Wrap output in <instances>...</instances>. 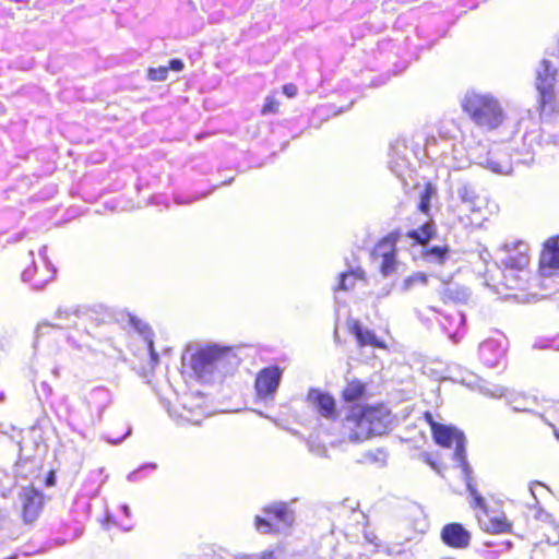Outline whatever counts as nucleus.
<instances>
[{
  "label": "nucleus",
  "mask_w": 559,
  "mask_h": 559,
  "mask_svg": "<svg viewBox=\"0 0 559 559\" xmlns=\"http://www.w3.org/2000/svg\"><path fill=\"white\" fill-rule=\"evenodd\" d=\"M395 419L391 408L383 402L352 405L341 419V429L348 441L361 443L390 433Z\"/></svg>",
  "instance_id": "1"
},
{
  "label": "nucleus",
  "mask_w": 559,
  "mask_h": 559,
  "mask_svg": "<svg viewBox=\"0 0 559 559\" xmlns=\"http://www.w3.org/2000/svg\"><path fill=\"white\" fill-rule=\"evenodd\" d=\"M234 356L233 348L228 346L213 344L200 347L183 357L182 373H188L197 381L209 382L215 370Z\"/></svg>",
  "instance_id": "2"
},
{
  "label": "nucleus",
  "mask_w": 559,
  "mask_h": 559,
  "mask_svg": "<svg viewBox=\"0 0 559 559\" xmlns=\"http://www.w3.org/2000/svg\"><path fill=\"white\" fill-rule=\"evenodd\" d=\"M462 108L480 128L493 130L504 121V112L499 100L490 94L469 92L463 99Z\"/></svg>",
  "instance_id": "3"
},
{
  "label": "nucleus",
  "mask_w": 559,
  "mask_h": 559,
  "mask_svg": "<svg viewBox=\"0 0 559 559\" xmlns=\"http://www.w3.org/2000/svg\"><path fill=\"white\" fill-rule=\"evenodd\" d=\"M424 419L429 425L433 441L442 448H454V456L460 462L466 477H469V466L465 455V437L457 429L437 423L430 412L424 413Z\"/></svg>",
  "instance_id": "4"
},
{
  "label": "nucleus",
  "mask_w": 559,
  "mask_h": 559,
  "mask_svg": "<svg viewBox=\"0 0 559 559\" xmlns=\"http://www.w3.org/2000/svg\"><path fill=\"white\" fill-rule=\"evenodd\" d=\"M294 522V512L287 502H272L262 508V515H255L253 525L261 534L276 535L289 528Z\"/></svg>",
  "instance_id": "5"
},
{
  "label": "nucleus",
  "mask_w": 559,
  "mask_h": 559,
  "mask_svg": "<svg viewBox=\"0 0 559 559\" xmlns=\"http://www.w3.org/2000/svg\"><path fill=\"white\" fill-rule=\"evenodd\" d=\"M19 511L25 524H33L41 514L45 496L35 486L28 485L19 492Z\"/></svg>",
  "instance_id": "6"
},
{
  "label": "nucleus",
  "mask_w": 559,
  "mask_h": 559,
  "mask_svg": "<svg viewBox=\"0 0 559 559\" xmlns=\"http://www.w3.org/2000/svg\"><path fill=\"white\" fill-rule=\"evenodd\" d=\"M555 83L556 70L551 68L550 62L543 60L536 74V88L539 93V109L552 110L555 108Z\"/></svg>",
  "instance_id": "7"
},
{
  "label": "nucleus",
  "mask_w": 559,
  "mask_h": 559,
  "mask_svg": "<svg viewBox=\"0 0 559 559\" xmlns=\"http://www.w3.org/2000/svg\"><path fill=\"white\" fill-rule=\"evenodd\" d=\"M283 370L278 366L261 369L255 377L254 389L261 400H272L280 386Z\"/></svg>",
  "instance_id": "8"
},
{
  "label": "nucleus",
  "mask_w": 559,
  "mask_h": 559,
  "mask_svg": "<svg viewBox=\"0 0 559 559\" xmlns=\"http://www.w3.org/2000/svg\"><path fill=\"white\" fill-rule=\"evenodd\" d=\"M441 542L452 549H466L472 542V534L459 522L447 523L440 531Z\"/></svg>",
  "instance_id": "9"
},
{
  "label": "nucleus",
  "mask_w": 559,
  "mask_h": 559,
  "mask_svg": "<svg viewBox=\"0 0 559 559\" xmlns=\"http://www.w3.org/2000/svg\"><path fill=\"white\" fill-rule=\"evenodd\" d=\"M399 239L400 233L394 230L381 238L376 245V250L385 248V251L381 253L382 262L380 266V272L383 276H388L396 269V242Z\"/></svg>",
  "instance_id": "10"
},
{
  "label": "nucleus",
  "mask_w": 559,
  "mask_h": 559,
  "mask_svg": "<svg viewBox=\"0 0 559 559\" xmlns=\"http://www.w3.org/2000/svg\"><path fill=\"white\" fill-rule=\"evenodd\" d=\"M538 267L543 276H550L559 271V235L550 237L544 242Z\"/></svg>",
  "instance_id": "11"
},
{
  "label": "nucleus",
  "mask_w": 559,
  "mask_h": 559,
  "mask_svg": "<svg viewBox=\"0 0 559 559\" xmlns=\"http://www.w3.org/2000/svg\"><path fill=\"white\" fill-rule=\"evenodd\" d=\"M307 401L325 419L336 420L338 418L336 401L330 393L310 389L307 393Z\"/></svg>",
  "instance_id": "12"
},
{
  "label": "nucleus",
  "mask_w": 559,
  "mask_h": 559,
  "mask_svg": "<svg viewBox=\"0 0 559 559\" xmlns=\"http://www.w3.org/2000/svg\"><path fill=\"white\" fill-rule=\"evenodd\" d=\"M22 277L32 287L40 289L52 278V271L46 261L32 260L23 269Z\"/></svg>",
  "instance_id": "13"
},
{
  "label": "nucleus",
  "mask_w": 559,
  "mask_h": 559,
  "mask_svg": "<svg viewBox=\"0 0 559 559\" xmlns=\"http://www.w3.org/2000/svg\"><path fill=\"white\" fill-rule=\"evenodd\" d=\"M469 298V290L466 286L452 280L443 282V287L439 292V299L444 305H464Z\"/></svg>",
  "instance_id": "14"
},
{
  "label": "nucleus",
  "mask_w": 559,
  "mask_h": 559,
  "mask_svg": "<svg viewBox=\"0 0 559 559\" xmlns=\"http://www.w3.org/2000/svg\"><path fill=\"white\" fill-rule=\"evenodd\" d=\"M347 326L348 331L356 337L359 347L371 346L374 348H386L385 342L380 340L373 331L364 329L358 320H348Z\"/></svg>",
  "instance_id": "15"
},
{
  "label": "nucleus",
  "mask_w": 559,
  "mask_h": 559,
  "mask_svg": "<svg viewBox=\"0 0 559 559\" xmlns=\"http://www.w3.org/2000/svg\"><path fill=\"white\" fill-rule=\"evenodd\" d=\"M340 396L343 403L357 405L356 403L368 397V384L358 378H352L346 381Z\"/></svg>",
  "instance_id": "16"
},
{
  "label": "nucleus",
  "mask_w": 559,
  "mask_h": 559,
  "mask_svg": "<svg viewBox=\"0 0 559 559\" xmlns=\"http://www.w3.org/2000/svg\"><path fill=\"white\" fill-rule=\"evenodd\" d=\"M366 281V272L361 267L343 272L338 276V283L334 287V292H350L355 288L357 282L365 283Z\"/></svg>",
  "instance_id": "17"
},
{
  "label": "nucleus",
  "mask_w": 559,
  "mask_h": 559,
  "mask_svg": "<svg viewBox=\"0 0 559 559\" xmlns=\"http://www.w3.org/2000/svg\"><path fill=\"white\" fill-rule=\"evenodd\" d=\"M462 201L466 205L467 211L473 214H478V218L476 222L471 219V224L479 225L484 221L487 219L484 210L486 207L485 200L479 195L474 194L469 191H464L462 194Z\"/></svg>",
  "instance_id": "18"
},
{
  "label": "nucleus",
  "mask_w": 559,
  "mask_h": 559,
  "mask_svg": "<svg viewBox=\"0 0 559 559\" xmlns=\"http://www.w3.org/2000/svg\"><path fill=\"white\" fill-rule=\"evenodd\" d=\"M437 228L432 221L426 222L418 229H412L406 233V237L412 239L415 245L426 246L436 237Z\"/></svg>",
  "instance_id": "19"
},
{
  "label": "nucleus",
  "mask_w": 559,
  "mask_h": 559,
  "mask_svg": "<svg viewBox=\"0 0 559 559\" xmlns=\"http://www.w3.org/2000/svg\"><path fill=\"white\" fill-rule=\"evenodd\" d=\"M185 68L183 62L180 59H171L168 66H160L158 68H148L146 76L150 81H165L168 76L169 70L171 71H182Z\"/></svg>",
  "instance_id": "20"
},
{
  "label": "nucleus",
  "mask_w": 559,
  "mask_h": 559,
  "mask_svg": "<svg viewBox=\"0 0 559 559\" xmlns=\"http://www.w3.org/2000/svg\"><path fill=\"white\" fill-rule=\"evenodd\" d=\"M512 523L503 514L501 516L490 518L488 521H485L481 524L484 532L496 535L512 533Z\"/></svg>",
  "instance_id": "21"
},
{
  "label": "nucleus",
  "mask_w": 559,
  "mask_h": 559,
  "mask_svg": "<svg viewBox=\"0 0 559 559\" xmlns=\"http://www.w3.org/2000/svg\"><path fill=\"white\" fill-rule=\"evenodd\" d=\"M530 264V254L527 251H516L508 254L503 261L506 269L514 271H523Z\"/></svg>",
  "instance_id": "22"
},
{
  "label": "nucleus",
  "mask_w": 559,
  "mask_h": 559,
  "mask_svg": "<svg viewBox=\"0 0 559 559\" xmlns=\"http://www.w3.org/2000/svg\"><path fill=\"white\" fill-rule=\"evenodd\" d=\"M436 193V187L432 182L428 181L424 185V190L419 195L418 211L425 215H429L431 207V199Z\"/></svg>",
  "instance_id": "23"
},
{
  "label": "nucleus",
  "mask_w": 559,
  "mask_h": 559,
  "mask_svg": "<svg viewBox=\"0 0 559 559\" xmlns=\"http://www.w3.org/2000/svg\"><path fill=\"white\" fill-rule=\"evenodd\" d=\"M451 249L449 246H432L424 250L423 254L426 259H432L433 262L443 264L448 259Z\"/></svg>",
  "instance_id": "24"
},
{
  "label": "nucleus",
  "mask_w": 559,
  "mask_h": 559,
  "mask_svg": "<svg viewBox=\"0 0 559 559\" xmlns=\"http://www.w3.org/2000/svg\"><path fill=\"white\" fill-rule=\"evenodd\" d=\"M61 328L48 322H43L36 328V341L38 343H45L51 335H56L60 332Z\"/></svg>",
  "instance_id": "25"
},
{
  "label": "nucleus",
  "mask_w": 559,
  "mask_h": 559,
  "mask_svg": "<svg viewBox=\"0 0 559 559\" xmlns=\"http://www.w3.org/2000/svg\"><path fill=\"white\" fill-rule=\"evenodd\" d=\"M467 489L472 497V508L479 509L484 513H488V504L486 503L485 499L480 496V493L476 490V488L471 484V481H467Z\"/></svg>",
  "instance_id": "26"
},
{
  "label": "nucleus",
  "mask_w": 559,
  "mask_h": 559,
  "mask_svg": "<svg viewBox=\"0 0 559 559\" xmlns=\"http://www.w3.org/2000/svg\"><path fill=\"white\" fill-rule=\"evenodd\" d=\"M428 283V275L424 272H416L404 280V288L409 289L415 285H426Z\"/></svg>",
  "instance_id": "27"
},
{
  "label": "nucleus",
  "mask_w": 559,
  "mask_h": 559,
  "mask_svg": "<svg viewBox=\"0 0 559 559\" xmlns=\"http://www.w3.org/2000/svg\"><path fill=\"white\" fill-rule=\"evenodd\" d=\"M280 100L274 96L270 95L265 98V102L261 108V114L263 116L270 115V114H276L280 109Z\"/></svg>",
  "instance_id": "28"
},
{
  "label": "nucleus",
  "mask_w": 559,
  "mask_h": 559,
  "mask_svg": "<svg viewBox=\"0 0 559 559\" xmlns=\"http://www.w3.org/2000/svg\"><path fill=\"white\" fill-rule=\"evenodd\" d=\"M238 559H278L274 549H264L258 554L241 555Z\"/></svg>",
  "instance_id": "29"
},
{
  "label": "nucleus",
  "mask_w": 559,
  "mask_h": 559,
  "mask_svg": "<svg viewBox=\"0 0 559 559\" xmlns=\"http://www.w3.org/2000/svg\"><path fill=\"white\" fill-rule=\"evenodd\" d=\"M486 168L490 169L493 173L502 174L507 169V164H502L498 160L488 159L486 162Z\"/></svg>",
  "instance_id": "30"
},
{
  "label": "nucleus",
  "mask_w": 559,
  "mask_h": 559,
  "mask_svg": "<svg viewBox=\"0 0 559 559\" xmlns=\"http://www.w3.org/2000/svg\"><path fill=\"white\" fill-rule=\"evenodd\" d=\"M282 91L289 98L295 97L297 95V93H298L297 86L295 84H293V83H288V84L283 85Z\"/></svg>",
  "instance_id": "31"
},
{
  "label": "nucleus",
  "mask_w": 559,
  "mask_h": 559,
  "mask_svg": "<svg viewBox=\"0 0 559 559\" xmlns=\"http://www.w3.org/2000/svg\"><path fill=\"white\" fill-rule=\"evenodd\" d=\"M45 486L52 487L56 485V475L53 471H49L44 480Z\"/></svg>",
  "instance_id": "32"
},
{
  "label": "nucleus",
  "mask_w": 559,
  "mask_h": 559,
  "mask_svg": "<svg viewBox=\"0 0 559 559\" xmlns=\"http://www.w3.org/2000/svg\"><path fill=\"white\" fill-rule=\"evenodd\" d=\"M552 427L556 438L559 440V414L557 415L555 423L550 424Z\"/></svg>",
  "instance_id": "33"
},
{
  "label": "nucleus",
  "mask_w": 559,
  "mask_h": 559,
  "mask_svg": "<svg viewBox=\"0 0 559 559\" xmlns=\"http://www.w3.org/2000/svg\"><path fill=\"white\" fill-rule=\"evenodd\" d=\"M150 349H151L152 360H153L154 365H156V364L158 362V356H157V354L154 352V348H153V344H152V343L150 344Z\"/></svg>",
  "instance_id": "34"
},
{
  "label": "nucleus",
  "mask_w": 559,
  "mask_h": 559,
  "mask_svg": "<svg viewBox=\"0 0 559 559\" xmlns=\"http://www.w3.org/2000/svg\"><path fill=\"white\" fill-rule=\"evenodd\" d=\"M425 461L433 468L436 469L437 466H436V462L431 460L430 456H426Z\"/></svg>",
  "instance_id": "35"
}]
</instances>
